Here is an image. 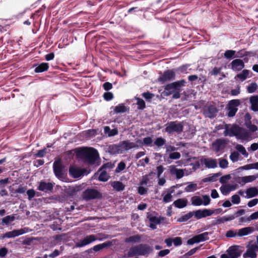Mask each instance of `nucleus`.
<instances>
[{
  "instance_id": "obj_1",
  "label": "nucleus",
  "mask_w": 258,
  "mask_h": 258,
  "mask_svg": "<svg viewBox=\"0 0 258 258\" xmlns=\"http://www.w3.org/2000/svg\"><path fill=\"white\" fill-rule=\"evenodd\" d=\"M141 147H142L141 140H138L136 142H132L129 140L124 141L118 145H113L110 148L112 153L122 154L130 149Z\"/></svg>"
},
{
  "instance_id": "obj_2",
  "label": "nucleus",
  "mask_w": 258,
  "mask_h": 258,
  "mask_svg": "<svg viewBox=\"0 0 258 258\" xmlns=\"http://www.w3.org/2000/svg\"><path fill=\"white\" fill-rule=\"evenodd\" d=\"M78 155L82 157L89 164H95L99 158L97 151L92 148L80 149L78 151Z\"/></svg>"
},
{
  "instance_id": "obj_3",
  "label": "nucleus",
  "mask_w": 258,
  "mask_h": 258,
  "mask_svg": "<svg viewBox=\"0 0 258 258\" xmlns=\"http://www.w3.org/2000/svg\"><path fill=\"white\" fill-rule=\"evenodd\" d=\"M185 81L183 80L169 84L165 86L163 92L164 95L168 96L173 93L179 88L184 85Z\"/></svg>"
},
{
  "instance_id": "obj_4",
  "label": "nucleus",
  "mask_w": 258,
  "mask_h": 258,
  "mask_svg": "<svg viewBox=\"0 0 258 258\" xmlns=\"http://www.w3.org/2000/svg\"><path fill=\"white\" fill-rule=\"evenodd\" d=\"M191 204L195 206H200L203 205L207 206L211 202V199L208 195H203L202 197L195 196L191 198Z\"/></svg>"
},
{
  "instance_id": "obj_5",
  "label": "nucleus",
  "mask_w": 258,
  "mask_h": 258,
  "mask_svg": "<svg viewBox=\"0 0 258 258\" xmlns=\"http://www.w3.org/2000/svg\"><path fill=\"white\" fill-rule=\"evenodd\" d=\"M256 137V136H253L252 134L248 132V130L238 126L236 137L237 139L243 141H250L255 138Z\"/></svg>"
},
{
  "instance_id": "obj_6",
  "label": "nucleus",
  "mask_w": 258,
  "mask_h": 258,
  "mask_svg": "<svg viewBox=\"0 0 258 258\" xmlns=\"http://www.w3.org/2000/svg\"><path fill=\"white\" fill-rule=\"evenodd\" d=\"M183 131V125L181 123L171 121L166 124L165 132L169 134L175 132L178 134L180 133Z\"/></svg>"
},
{
  "instance_id": "obj_7",
  "label": "nucleus",
  "mask_w": 258,
  "mask_h": 258,
  "mask_svg": "<svg viewBox=\"0 0 258 258\" xmlns=\"http://www.w3.org/2000/svg\"><path fill=\"white\" fill-rule=\"evenodd\" d=\"M240 102L238 99H233L230 101L228 104L227 115L229 117H233L238 110V106L240 105Z\"/></svg>"
},
{
  "instance_id": "obj_8",
  "label": "nucleus",
  "mask_w": 258,
  "mask_h": 258,
  "mask_svg": "<svg viewBox=\"0 0 258 258\" xmlns=\"http://www.w3.org/2000/svg\"><path fill=\"white\" fill-rule=\"evenodd\" d=\"M210 234V233L205 232L202 234L196 235L192 238L189 239L187 240V243L188 244L192 245L196 243H199L201 242L205 241L209 239V235Z\"/></svg>"
},
{
  "instance_id": "obj_9",
  "label": "nucleus",
  "mask_w": 258,
  "mask_h": 258,
  "mask_svg": "<svg viewBox=\"0 0 258 258\" xmlns=\"http://www.w3.org/2000/svg\"><path fill=\"white\" fill-rule=\"evenodd\" d=\"M28 232V229L26 228H22L18 230H14L12 231L6 232L1 236V238L4 239L5 238H14L16 236L22 235Z\"/></svg>"
},
{
  "instance_id": "obj_10",
  "label": "nucleus",
  "mask_w": 258,
  "mask_h": 258,
  "mask_svg": "<svg viewBox=\"0 0 258 258\" xmlns=\"http://www.w3.org/2000/svg\"><path fill=\"white\" fill-rule=\"evenodd\" d=\"M238 125L236 124H225L224 131L225 136L236 137Z\"/></svg>"
},
{
  "instance_id": "obj_11",
  "label": "nucleus",
  "mask_w": 258,
  "mask_h": 258,
  "mask_svg": "<svg viewBox=\"0 0 258 258\" xmlns=\"http://www.w3.org/2000/svg\"><path fill=\"white\" fill-rule=\"evenodd\" d=\"M258 178V175H248L243 177L237 176L234 178L237 183L241 186L249 182H251Z\"/></svg>"
},
{
  "instance_id": "obj_12",
  "label": "nucleus",
  "mask_w": 258,
  "mask_h": 258,
  "mask_svg": "<svg viewBox=\"0 0 258 258\" xmlns=\"http://www.w3.org/2000/svg\"><path fill=\"white\" fill-rule=\"evenodd\" d=\"M97 237L94 235H89L84 237L82 240L77 242L76 243V246L77 247H84L88 245L97 240Z\"/></svg>"
},
{
  "instance_id": "obj_13",
  "label": "nucleus",
  "mask_w": 258,
  "mask_h": 258,
  "mask_svg": "<svg viewBox=\"0 0 258 258\" xmlns=\"http://www.w3.org/2000/svg\"><path fill=\"white\" fill-rule=\"evenodd\" d=\"M214 213V211L211 209H200L194 212V216L197 219H200L207 217L211 216Z\"/></svg>"
},
{
  "instance_id": "obj_14",
  "label": "nucleus",
  "mask_w": 258,
  "mask_h": 258,
  "mask_svg": "<svg viewBox=\"0 0 258 258\" xmlns=\"http://www.w3.org/2000/svg\"><path fill=\"white\" fill-rule=\"evenodd\" d=\"M100 196L101 194L99 192L94 189H88L83 192V199L86 200L98 198Z\"/></svg>"
},
{
  "instance_id": "obj_15",
  "label": "nucleus",
  "mask_w": 258,
  "mask_h": 258,
  "mask_svg": "<svg viewBox=\"0 0 258 258\" xmlns=\"http://www.w3.org/2000/svg\"><path fill=\"white\" fill-rule=\"evenodd\" d=\"M258 250V246L255 244L248 245L247 247L246 252L243 254L244 258H255L256 256V252Z\"/></svg>"
},
{
  "instance_id": "obj_16",
  "label": "nucleus",
  "mask_w": 258,
  "mask_h": 258,
  "mask_svg": "<svg viewBox=\"0 0 258 258\" xmlns=\"http://www.w3.org/2000/svg\"><path fill=\"white\" fill-rule=\"evenodd\" d=\"M170 172L172 174L175 175L176 178L180 179L184 175H187L189 173L187 172V171L185 169H177L174 165H171L169 167Z\"/></svg>"
},
{
  "instance_id": "obj_17",
  "label": "nucleus",
  "mask_w": 258,
  "mask_h": 258,
  "mask_svg": "<svg viewBox=\"0 0 258 258\" xmlns=\"http://www.w3.org/2000/svg\"><path fill=\"white\" fill-rule=\"evenodd\" d=\"M238 184L236 183L235 184H225L222 185L220 187V190L221 193L223 195H227L230 192L235 190L238 188Z\"/></svg>"
},
{
  "instance_id": "obj_18",
  "label": "nucleus",
  "mask_w": 258,
  "mask_h": 258,
  "mask_svg": "<svg viewBox=\"0 0 258 258\" xmlns=\"http://www.w3.org/2000/svg\"><path fill=\"white\" fill-rule=\"evenodd\" d=\"M139 255H147L151 253L153 249L147 244H141L137 245Z\"/></svg>"
},
{
  "instance_id": "obj_19",
  "label": "nucleus",
  "mask_w": 258,
  "mask_h": 258,
  "mask_svg": "<svg viewBox=\"0 0 258 258\" xmlns=\"http://www.w3.org/2000/svg\"><path fill=\"white\" fill-rule=\"evenodd\" d=\"M175 79V73L172 70H168L165 71L163 74L158 79L159 81L164 83Z\"/></svg>"
},
{
  "instance_id": "obj_20",
  "label": "nucleus",
  "mask_w": 258,
  "mask_h": 258,
  "mask_svg": "<svg viewBox=\"0 0 258 258\" xmlns=\"http://www.w3.org/2000/svg\"><path fill=\"white\" fill-rule=\"evenodd\" d=\"M227 252L230 258H237L241 254V251L238 246L230 247L227 250Z\"/></svg>"
},
{
  "instance_id": "obj_21",
  "label": "nucleus",
  "mask_w": 258,
  "mask_h": 258,
  "mask_svg": "<svg viewBox=\"0 0 258 258\" xmlns=\"http://www.w3.org/2000/svg\"><path fill=\"white\" fill-rule=\"evenodd\" d=\"M201 162L208 168H214L217 167V162L215 159L204 158L201 160Z\"/></svg>"
},
{
  "instance_id": "obj_22",
  "label": "nucleus",
  "mask_w": 258,
  "mask_h": 258,
  "mask_svg": "<svg viewBox=\"0 0 258 258\" xmlns=\"http://www.w3.org/2000/svg\"><path fill=\"white\" fill-rule=\"evenodd\" d=\"M244 67V64L242 60L236 59L231 62V68L235 71H239L242 70Z\"/></svg>"
},
{
  "instance_id": "obj_23",
  "label": "nucleus",
  "mask_w": 258,
  "mask_h": 258,
  "mask_svg": "<svg viewBox=\"0 0 258 258\" xmlns=\"http://www.w3.org/2000/svg\"><path fill=\"white\" fill-rule=\"evenodd\" d=\"M217 110L216 108L212 105H211L207 108H205L204 110V114L205 115L209 118L213 117Z\"/></svg>"
},
{
  "instance_id": "obj_24",
  "label": "nucleus",
  "mask_w": 258,
  "mask_h": 258,
  "mask_svg": "<svg viewBox=\"0 0 258 258\" xmlns=\"http://www.w3.org/2000/svg\"><path fill=\"white\" fill-rule=\"evenodd\" d=\"M246 196L245 197L247 199L254 197L258 195V190L257 187H251L245 190Z\"/></svg>"
},
{
  "instance_id": "obj_25",
  "label": "nucleus",
  "mask_w": 258,
  "mask_h": 258,
  "mask_svg": "<svg viewBox=\"0 0 258 258\" xmlns=\"http://www.w3.org/2000/svg\"><path fill=\"white\" fill-rule=\"evenodd\" d=\"M69 172L70 174L75 178L79 177L83 174V171L81 169L75 167H70Z\"/></svg>"
},
{
  "instance_id": "obj_26",
  "label": "nucleus",
  "mask_w": 258,
  "mask_h": 258,
  "mask_svg": "<svg viewBox=\"0 0 258 258\" xmlns=\"http://www.w3.org/2000/svg\"><path fill=\"white\" fill-rule=\"evenodd\" d=\"M53 188V185L51 183L41 181L38 187V189L40 191H47L50 190Z\"/></svg>"
},
{
  "instance_id": "obj_27",
  "label": "nucleus",
  "mask_w": 258,
  "mask_h": 258,
  "mask_svg": "<svg viewBox=\"0 0 258 258\" xmlns=\"http://www.w3.org/2000/svg\"><path fill=\"white\" fill-rule=\"evenodd\" d=\"M254 228L252 227H246L239 229L238 231V236H243L250 234L253 232Z\"/></svg>"
},
{
  "instance_id": "obj_28",
  "label": "nucleus",
  "mask_w": 258,
  "mask_h": 258,
  "mask_svg": "<svg viewBox=\"0 0 258 258\" xmlns=\"http://www.w3.org/2000/svg\"><path fill=\"white\" fill-rule=\"evenodd\" d=\"M249 101L251 105V109L255 112L258 111V96L250 97Z\"/></svg>"
},
{
  "instance_id": "obj_29",
  "label": "nucleus",
  "mask_w": 258,
  "mask_h": 258,
  "mask_svg": "<svg viewBox=\"0 0 258 258\" xmlns=\"http://www.w3.org/2000/svg\"><path fill=\"white\" fill-rule=\"evenodd\" d=\"M53 170L55 175L57 177L61 176L62 173V166L61 163L59 161L54 162L53 164Z\"/></svg>"
},
{
  "instance_id": "obj_30",
  "label": "nucleus",
  "mask_w": 258,
  "mask_h": 258,
  "mask_svg": "<svg viewBox=\"0 0 258 258\" xmlns=\"http://www.w3.org/2000/svg\"><path fill=\"white\" fill-rule=\"evenodd\" d=\"M175 187H178V185L171 187L169 189V192L163 197V201L164 203H169L172 201V196L171 194L174 192V188Z\"/></svg>"
},
{
  "instance_id": "obj_31",
  "label": "nucleus",
  "mask_w": 258,
  "mask_h": 258,
  "mask_svg": "<svg viewBox=\"0 0 258 258\" xmlns=\"http://www.w3.org/2000/svg\"><path fill=\"white\" fill-rule=\"evenodd\" d=\"M187 200L185 199H179L175 201L173 203L174 205L178 208H182L186 206Z\"/></svg>"
},
{
  "instance_id": "obj_32",
  "label": "nucleus",
  "mask_w": 258,
  "mask_h": 258,
  "mask_svg": "<svg viewBox=\"0 0 258 258\" xmlns=\"http://www.w3.org/2000/svg\"><path fill=\"white\" fill-rule=\"evenodd\" d=\"M141 237L139 235H135L131 236L129 237L126 238L125 239V242L127 243H139L141 241Z\"/></svg>"
},
{
  "instance_id": "obj_33",
  "label": "nucleus",
  "mask_w": 258,
  "mask_h": 258,
  "mask_svg": "<svg viewBox=\"0 0 258 258\" xmlns=\"http://www.w3.org/2000/svg\"><path fill=\"white\" fill-rule=\"evenodd\" d=\"M111 185L115 190L118 191L123 190L124 188L122 183L118 181L111 182Z\"/></svg>"
},
{
  "instance_id": "obj_34",
  "label": "nucleus",
  "mask_w": 258,
  "mask_h": 258,
  "mask_svg": "<svg viewBox=\"0 0 258 258\" xmlns=\"http://www.w3.org/2000/svg\"><path fill=\"white\" fill-rule=\"evenodd\" d=\"M104 132L106 135H107L108 137H112L118 134V131L116 128L111 130L110 128L106 126L104 127Z\"/></svg>"
},
{
  "instance_id": "obj_35",
  "label": "nucleus",
  "mask_w": 258,
  "mask_h": 258,
  "mask_svg": "<svg viewBox=\"0 0 258 258\" xmlns=\"http://www.w3.org/2000/svg\"><path fill=\"white\" fill-rule=\"evenodd\" d=\"M221 175L220 173H217L213 174H210L209 176L204 178L203 181L204 182L215 181L217 180V178Z\"/></svg>"
},
{
  "instance_id": "obj_36",
  "label": "nucleus",
  "mask_w": 258,
  "mask_h": 258,
  "mask_svg": "<svg viewBox=\"0 0 258 258\" xmlns=\"http://www.w3.org/2000/svg\"><path fill=\"white\" fill-rule=\"evenodd\" d=\"M224 147L223 142L221 140H218L213 144L212 148L216 152H219Z\"/></svg>"
},
{
  "instance_id": "obj_37",
  "label": "nucleus",
  "mask_w": 258,
  "mask_h": 258,
  "mask_svg": "<svg viewBox=\"0 0 258 258\" xmlns=\"http://www.w3.org/2000/svg\"><path fill=\"white\" fill-rule=\"evenodd\" d=\"M249 75V71L247 70H244L241 73L237 75L235 78H239L241 81H243L246 80Z\"/></svg>"
},
{
  "instance_id": "obj_38",
  "label": "nucleus",
  "mask_w": 258,
  "mask_h": 258,
  "mask_svg": "<svg viewBox=\"0 0 258 258\" xmlns=\"http://www.w3.org/2000/svg\"><path fill=\"white\" fill-rule=\"evenodd\" d=\"M245 125L247 128L248 129V132L252 134L253 136H255L253 133L257 130V127L255 125L252 124L250 121L245 122Z\"/></svg>"
},
{
  "instance_id": "obj_39",
  "label": "nucleus",
  "mask_w": 258,
  "mask_h": 258,
  "mask_svg": "<svg viewBox=\"0 0 258 258\" xmlns=\"http://www.w3.org/2000/svg\"><path fill=\"white\" fill-rule=\"evenodd\" d=\"M48 63L46 62L41 63L35 69V72L36 73H41L46 71L48 69Z\"/></svg>"
},
{
  "instance_id": "obj_40",
  "label": "nucleus",
  "mask_w": 258,
  "mask_h": 258,
  "mask_svg": "<svg viewBox=\"0 0 258 258\" xmlns=\"http://www.w3.org/2000/svg\"><path fill=\"white\" fill-rule=\"evenodd\" d=\"M235 217L233 215H229L222 217L217 220L218 224L224 223L226 222L233 220Z\"/></svg>"
},
{
  "instance_id": "obj_41",
  "label": "nucleus",
  "mask_w": 258,
  "mask_h": 258,
  "mask_svg": "<svg viewBox=\"0 0 258 258\" xmlns=\"http://www.w3.org/2000/svg\"><path fill=\"white\" fill-rule=\"evenodd\" d=\"M197 189V184L192 182L188 183V185L185 187L184 190L186 192H192Z\"/></svg>"
},
{
  "instance_id": "obj_42",
  "label": "nucleus",
  "mask_w": 258,
  "mask_h": 258,
  "mask_svg": "<svg viewBox=\"0 0 258 258\" xmlns=\"http://www.w3.org/2000/svg\"><path fill=\"white\" fill-rule=\"evenodd\" d=\"M109 245V243L104 242L95 245L93 247L92 249L95 251H99L108 246Z\"/></svg>"
},
{
  "instance_id": "obj_43",
  "label": "nucleus",
  "mask_w": 258,
  "mask_h": 258,
  "mask_svg": "<svg viewBox=\"0 0 258 258\" xmlns=\"http://www.w3.org/2000/svg\"><path fill=\"white\" fill-rule=\"evenodd\" d=\"M126 107L123 104H119L115 107L114 111L116 113H123L127 111Z\"/></svg>"
},
{
  "instance_id": "obj_44",
  "label": "nucleus",
  "mask_w": 258,
  "mask_h": 258,
  "mask_svg": "<svg viewBox=\"0 0 258 258\" xmlns=\"http://www.w3.org/2000/svg\"><path fill=\"white\" fill-rule=\"evenodd\" d=\"M136 255H139L137 246L131 247L127 254V257H133Z\"/></svg>"
},
{
  "instance_id": "obj_45",
  "label": "nucleus",
  "mask_w": 258,
  "mask_h": 258,
  "mask_svg": "<svg viewBox=\"0 0 258 258\" xmlns=\"http://www.w3.org/2000/svg\"><path fill=\"white\" fill-rule=\"evenodd\" d=\"M236 149L241 153L244 156L247 157L248 156V154L246 152L245 148L241 145L238 144L235 147Z\"/></svg>"
},
{
  "instance_id": "obj_46",
  "label": "nucleus",
  "mask_w": 258,
  "mask_h": 258,
  "mask_svg": "<svg viewBox=\"0 0 258 258\" xmlns=\"http://www.w3.org/2000/svg\"><path fill=\"white\" fill-rule=\"evenodd\" d=\"M109 176L106 171H102L98 177L99 180L101 181H106L108 180Z\"/></svg>"
},
{
  "instance_id": "obj_47",
  "label": "nucleus",
  "mask_w": 258,
  "mask_h": 258,
  "mask_svg": "<svg viewBox=\"0 0 258 258\" xmlns=\"http://www.w3.org/2000/svg\"><path fill=\"white\" fill-rule=\"evenodd\" d=\"M257 88V85L255 83H252L249 84L247 87V91L249 93H252L255 91Z\"/></svg>"
},
{
  "instance_id": "obj_48",
  "label": "nucleus",
  "mask_w": 258,
  "mask_h": 258,
  "mask_svg": "<svg viewBox=\"0 0 258 258\" xmlns=\"http://www.w3.org/2000/svg\"><path fill=\"white\" fill-rule=\"evenodd\" d=\"M219 166L221 168H226L228 165V162L227 160L224 158L219 159Z\"/></svg>"
},
{
  "instance_id": "obj_49",
  "label": "nucleus",
  "mask_w": 258,
  "mask_h": 258,
  "mask_svg": "<svg viewBox=\"0 0 258 258\" xmlns=\"http://www.w3.org/2000/svg\"><path fill=\"white\" fill-rule=\"evenodd\" d=\"M165 143V140L161 137H160L156 139L154 142V144L158 147H161L164 145Z\"/></svg>"
},
{
  "instance_id": "obj_50",
  "label": "nucleus",
  "mask_w": 258,
  "mask_h": 258,
  "mask_svg": "<svg viewBox=\"0 0 258 258\" xmlns=\"http://www.w3.org/2000/svg\"><path fill=\"white\" fill-rule=\"evenodd\" d=\"M149 220L151 222L155 223L156 224H159L163 219L161 217H158L156 216H152L149 218Z\"/></svg>"
},
{
  "instance_id": "obj_51",
  "label": "nucleus",
  "mask_w": 258,
  "mask_h": 258,
  "mask_svg": "<svg viewBox=\"0 0 258 258\" xmlns=\"http://www.w3.org/2000/svg\"><path fill=\"white\" fill-rule=\"evenodd\" d=\"M15 220V217L13 216H7L5 217L2 221L5 224H8L13 222Z\"/></svg>"
},
{
  "instance_id": "obj_52",
  "label": "nucleus",
  "mask_w": 258,
  "mask_h": 258,
  "mask_svg": "<svg viewBox=\"0 0 258 258\" xmlns=\"http://www.w3.org/2000/svg\"><path fill=\"white\" fill-rule=\"evenodd\" d=\"M238 235V231L237 230H230L227 231L226 236L227 237L231 238L235 237Z\"/></svg>"
},
{
  "instance_id": "obj_53",
  "label": "nucleus",
  "mask_w": 258,
  "mask_h": 258,
  "mask_svg": "<svg viewBox=\"0 0 258 258\" xmlns=\"http://www.w3.org/2000/svg\"><path fill=\"white\" fill-rule=\"evenodd\" d=\"M231 178V176L230 174H227L222 176L220 178V182L221 183L223 184H225L227 181L230 180Z\"/></svg>"
},
{
  "instance_id": "obj_54",
  "label": "nucleus",
  "mask_w": 258,
  "mask_h": 258,
  "mask_svg": "<svg viewBox=\"0 0 258 258\" xmlns=\"http://www.w3.org/2000/svg\"><path fill=\"white\" fill-rule=\"evenodd\" d=\"M136 100H137V104L138 105V108L140 109H144L145 107V101L139 98H136Z\"/></svg>"
},
{
  "instance_id": "obj_55",
  "label": "nucleus",
  "mask_w": 258,
  "mask_h": 258,
  "mask_svg": "<svg viewBox=\"0 0 258 258\" xmlns=\"http://www.w3.org/2000/svg\"><path fill=\"white\" fill-rule=\"evenodd\" d=\"M238 158L239 154L237 152H233L230 155V159L233 162L237 161L238 160Z\"/></svg>"
},
{
  "instance_id": "obj_56",
  "label": "nucleus",
  "mask_w": 258,
  "mask_h": 258,
  "mask_svg": "<svg viewBox=\"0 0 258 258\" xmlns=\"http://www.w3.org/2000/svg\"><path fill=\"white\" fill-rule=\"evenodd\" d=\"M235 53V51L232 50H226L224 53V56L227 58L232 57Z\"/></svg>"
},
{
  "instance_id": "obj_57",
  "label": "nucleus",
  "mask_w": 258,
  "mask_h": 258,
  "mask_svg": "<svg viewBox=\"0 0 258 258\" xmlns=\"http://www.w3.org/2000/svg\"><path fill=\"white\" fill-rule=\"evenodd\" d=\"M231 202L234 204H238L240 202V198L238 195H234L231 197Z\"/></svg>"
},
{
  "instance_id": "obj_58",
  "label": "nucleus",
  "mask_w": 258,
  "mask_h": 258,
  "mask_svg": "<svg viewBox=\"0 0 258 258\" xmlns=\"http://www.w3.org/2000/svg\"><path fill=\"white\" fill-rule=\"evenodd\" d=\"M180 154L177 152L170 153L169 155V157L171 159H178L180 158Z\"/></svg>"
},
{
  "instance_id": "obj_59",
  "label": "nucleus",
  "mask_w": 258,
  "mask_h": 258,
  "mask_svg": "<svg viewBox=\"0 0 258 258\" xmlns=\"http://www.w3.org/2000/svg\"><path fill=\"white\" fill-rule=\"evenodd\" d=\"M149 162V158L148 157H146L144 159L140 160L137 163V165L138 166H143L144 167L146 164H148Z\"/></svg>"
},
{
  "instance_id": "obj_60",
  "label": "nucleus",
  "mask_w": 258,
  "mask_h": 258,
  "mask_svg": "<svg viewBox=\"0 0 258 258\" xmlns=\"http://www.w3.org/2000/svg\"><path fill=\"white\" fill-rule=\"evenodd\" d=\"M194 212H189L187 213V214L184 215L182 216L180 219V221H185L188 220V219H190L194 215Z\"/></svg>"
},
{
  "instance_id": "obj_61",
  "label": "nucleus",
  "mask_w": 258,
  "mask_h": 258,
  "mask_svg": "<svg viewBox=\"0 0 258 258\" xmlns=\"http://www.w3.org/2000/svg\"><path fill=\"white\" fill-rule=\"evenodd\" d=\"M173 243L175 246H179L182 244V239L180 237H176L173 238Z\"/></svg>"
},
{
  "instance_id": "obj_62",
  "label": "nucleus",
  "mask_w": 258,
  "mask_h": 258,
  "mask_svg": "<svg viewBox=\"0 0 258 258\" xmlns=\"http://www.w3.org/2000/svg\"><path fill=\"white\" fill-rule=\"evenodd\" d=\"M141 142L142 143V146L143 145L149 146L152 144V140L150 137H147L144 138L143 141H141Z\"/></svg>"
},
{
  "instance_id": "obj_63",
  "label": "nucleus",
  "mask_w": 258,
  "mask_h": 258,
  "mask_svg": "<svg viewBox=\"0 0 258 258\" xmlns=\"http://www.w3.org/2000/svg\"><path fill=\"white\" fill-rule=\"evenodd\" d=\"M8 250L7 248L4 247L0 248V257H4L8 253Z\"/></svg>"
},
{
  "instance_id": "obj_64",
  "label": "nucleus",
  "mask_w": 258,
  "mask_h": 258,
  "mask_svg": "<svg viewBox=\"0 0 258 258\" xmlns=\"http://www.w3.org/2000/svg\"><path fill=\"white\" fill-rule=\"evenodd\" d=\"M258 204V199H254L247 203V206L249 207H252Z\"/></svg>"
}]
</instances>
